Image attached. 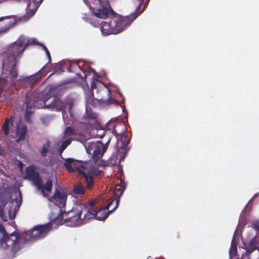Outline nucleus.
<instances>
[{"instance_id": "nucleus-2", "label": "nucleus", "mask_w": 259, "mask_h": 259, "mask_svg": "<svg viewBox=\"0 0 259 259\" xmlns=\"http://www.w3.org/2000/svg\"><path fill=\"white\" fill-rule=\"evenodd\" d=\"M48 98L46 95L40 93L33 91L32 93L26 94V114L30 115L32 108H51L56 109L57 111H61L65 108L64 103L59 99H54V101L48 103Z\"/></svg>"}, {"instance_id": "nucleus-35", "label": "nucleus", "mask_w": 259, "mask_h": 259, "mask_svg": "<svg viewBox=\"0 0 259 259\" xmlns=\"http://www.w3.org/2000/svg\"><path fill=\"white\" fill-rule=\"evenodd\" d=\"M99 215H100V216H102L103 215V213H100Z\"/></svg>"}, {"instance_id": "nucleus-26", "label": "nucleus", "mask_w": 259, "mask_h": 259, "mask_svg": "<svg viewBox=\"0 0 259 259\" xmlns=\"http://www.w3.org/2000/svg\"><path fill=\"white\" fill-rule=\"evenodd\" d=\"M42 48H43L44 50L46 52V53L48 56V58L49 59V62H50L51 61V55H50V53L48 49L44 45H42Z\"/></svg>"}, {"instance_id": "nucleus-3", "label": "nucleus", "mask_w": 259, "mask_h": 259, "mask_svg": "<svg viewBox=\"0 0 259 259\" xmlns=\"http://www.w3.org/2000/svg\"><path fill=\"white\" fill-rule=\"evenodd\" d=\"M88 162L75 160L72 158L65 159L64 165L70 172L76 170L79 175H82L84 178V182L86 184V188L91 189L94 184V177L90 174L88 167Z\"/></svg>"}, {"instance_id": "nucleus-8", "label": "nucleus", "mask_w": 259, "mask_h": 259, "mask_svg": "<svg viewBox=\"0 0 259 259\" xmlns=\"http://www.w3.org/2000/svg\"><path fill=\"white\" fill-rule=\"evenodd\" d=\"M55 224V220L52 219L46 224L34 227L32 230L26 232L25 240L30 241L44 238L52 230Z\"/></svg>"}, {"instance_id": "nucleus-18", "label": "nucleus", "mask_w": 259, "mask_h": 259, "mask_svg": "<svg viewBox=\"0 0 259 259\" xmlns=\"http://www.w3.org/2000/svg\"><path fill=\"white\" fill-rule=\"evenodd\" d=\"M73 192L77 195L82 196L85 194V188L81 183H77L74 186Z\"/></svg>"}, {"instance_id": "nucleus-1", "label": "nucleus", "mask_w": 259, "mask_h": 259, "mask_svg": "<svg viewBox=\"0 0 259 259\" xmlns=\"http://www.w3.org/2000/svg\"><path fill=\"white\" fill-rule=\"evenodd\" d=\"M100 6L93 11L94 16L90 19V23L94 27H100L104 35L116 34L130 26L141 13H138L142 2L137 7L135 11L126 17L118 16L111 7L108 0H98Z\"/></svg>"}, {"instance_id": "nucleus-23", "label": "nucleus", "mask_w": 259, "mask_h": 259, "mask_svg": "<svg viewBox=\"0 0 259 259\" xmlns=\"http://www.w3.org/2000/svg\"><path fill=\"white\" fill-rule=\"evenodd\" d=\"M19 199L18 200L17 198V197L15 198V200H16V205L13 210V213H16L17 212V211L18 210L20 206V205H21V203L22 201V196H21V193L20 192V191L19 192Z\"/></svg>"}, {"instance_id": "nucleus-31", "label": "nucleus", "mask_w": 259, "mask_h": 259, "mask_svg": "<svg viewBox=\"0 0 259 259\" xmlns=\"http://www.w3.org/2000/svg\"><path fill=\"white\" fill-rule=\"evenodd\" d=\"M10 17L9 16H7V17H0V21H2V20H4V19H5L6 18H9Z\"/></svg>"}, {"instance_id": "nucleus-16", "label": "nucleus", "mask_w": 259, "mask_h": 259, "mask_svg": "<svg viewBox=\"0 0 259 259\" xmlns=\"http://www.w3.org/2000/svg\"><path fill=\"white\" fill-rule=\"evenodd\" d=\"M92 147L94 149L93 152L92 158L95 161H97L103 155L101 150V147L98 144H94L92 145Z\"/></svg>"}, {"instance_id": "nucleus-19", "label": "nucleus", "mask_w": 259, "mask_h": 259, "mask_svg": "<svg viewBox=\"0 0 259 259\" xmlns=\"http://www.w3.org/2000/svg\"><path fill=\"white\" fill-rule=\"evenodd\" d=\"M84 116L86 119H89L92 121V123L91 125H94L97 123V116L96 113L87 111Z\"/></svg>"}, {"instance_id": "nucleus-20", "label": "nucleus", "mask_w": 259, "mask_h": 259, "mask_svg": "<svg viewBox=\"0 0 259 259\" xmlns=\"http://www.w3.org/2000/svg\"><path fill=\"white\" fill-rule=\"evenodd\" d=\"M50 146V142L49 140H47L45 143L43 144L41 150L39 151L41 157H45L47 156V153L49 152Z\"/></svg>"}, {"instance_id": "nucleus-29", "label": "nucleus", "mask_w": 259, "mask_h": 259, "mask_svg": "<svg viewBox=\"0 0 259 259\" xmlns=\"http://www.w3.org/2000/svg\"><path fill=\"white\" fill-rule=\"evenodd\" d=\"M65 150L64 149H62L61 148V147H60L59 148V149H58V152L60 154V155H62V153H63V152Z\"/></svg>"}, {"instance_id": "nucleus-12", "label": "nucleus", "mask_w": 259, "mask_h": 259, "mask_svg": "<svg viewBox=\"0 0 259 259\" xmlns=\"http://www.w3.org/2000/svg\"><path fill=\"white\" fill-rule=\"evenodd\" d=\"M43 1L44 0H24L27 4V14L30 17L33 16Z\"/></svg>"}, {"instance_id": "nucleus-5", "label": "nucleus", "mask_w": 259, "mask_h": 259, "mask_svg": "<svg viewBox=\"0 0 259 259\" xmlns=\"http://www.w3.org/2000/svg\"><path fill=\"white\" fill-rule=\"evenodd\" d=\"M0 233L3 236L1 239V246L4 249H7L11 246L12 252L15 253L22 247L20 243L21 239L20 233L14 231L8 235L5 227L2 225H0Z\"/></svg>"}, {"instance_id": "nucleus-25", "label": "nucleus", "mask_w": 259, "mask_h": 259, "mask_svg": "<svg viewBox=\"0 0 259 259\" xmlns=\"http://www.w3.org/2000/svg\"><path fill=\"white\" fill-rule=\"evenodd\" d=\"M73 140L72 138H69L67 140L62 142L60 147L62 149H65L67 147L70 145L71 143V141Z\"/></svg>"}, {"instance_id": "nucleus-27", "label": "nucleus", "mask_w": 259, "mask_h": 259, "mask_svg": "<svg viewBox=\"0 0 259 259\" xmlns=\"http://www.w3.org/2000/svg\"><path fill=\"white\" fill-rule=\"evenodd\" d=\"M109 140L108 141V142L107 143V144L106 145H103L102 146V152L103 153V154H104V153L106 151L107 149V144L109 142Z\"/></svg>"}, {"instance_id": "nucleus-15", "label": "nucleus", "mask_w": 259, "mask_h": 259, "mask_svg": "<svg viewBox=\"0 0 259 259\" xmlns=\"http://www.w3.org/2000/svg\"><path fill=\"white\" fill-rule=\"evenodd\" d=\"M45 68V66L42 67L40 70H39L36 73L27 77L25 78V81L27 82H29L31 85L35 84L37 82L41 79V75Z\"/></svg>"}, {"instance_id": "nucleus-9", "label": "nucleus", "mask_w": 259, "mask_h": 259, "mask_svg": "<svg viewBox=\"0 0 259 259\" xmlns=\"http://www.w3.org/2000/svg\"><path fill=\"white\" fill-rule=\"evenodd\" d=\"M125 188V185L124 183H123V184L117 185L116 186L115 191L114 192V197L109 199L108 203L105 206L106 209H109L110 206L114 203L115 205L112 209V211H114L116 209L119 205L120 197L122 194Z\"/></svg>"}, {"instance_id": "nucleus-30", "label": "nucleus", "mask_w": 259, "mask_h": 259, "mask_svg": "<svg viewBox=\"0 0 259 259\" xmlns=\"http://www.w3.org/2000/svg\"><path fill=\"white\" fill-rule=\"evenodd\" d=\"M23 165L24 164H23V163L22 162L19 161V166L20 168H22Z\"/></svg>"}, {"instance_id": "nucleus-7", "label": "nucleus", "mask_w": 259, "mask_h": 259, "mask_svg": "<svg viewBox=\"0 0 259 259\" xmlns=\"http://www.w3.org/2000/svg\"><path fill=\"white\" fill-rule=\"evenodd\" d=\"M96 89V85L95 82H93L91 84V92H89L87 95V101L89 104H93L95 100L103 105H108L113 103V100L111 98V92L108 89H103L97 90V92L100 93V95H98L96 98H94L93 91ZM114 103H118L116 100H114Z\"/></svg>"}, {"instance_id": "nucleus-11", "label": "nucleus", "mask_w": 259, "mask_h": 259, "mask_svg": "<svg viewBox=\"0 0 259 259\" xmlns=\"http://www.w3.org/2000/svg\"><path fill=\"white\" fill-rule=\"evenodd\" d=\"M49 200L57 205L60 208V210H62V208L65 206L67 195L65 193H62L59 190L56 189L54 195Z\"/></svg>"}, {"instance_id": "nucleus-22", "label": "nucleus", "mask_w": 259, "mask_h": 259, "mask_svg": "<svg viewBox=\"0 0 259 259\" xmlns=\"http://www.w3.org/2000/svg\"><path fill=\"white\" fill-rule=\"evenodd\" d=\"M12 123V121L9 119H6L3 125V130L5 135H8L9 133V124Z\"/></svg>"}, {"instance_id": "nucleus-32", "label": "nucleus", "mask_w": 259, "mask_h": 259, "mask_svg": "<svg viewBox=\"0 0 259 259\" xmlns=\"http://www.w3.org/2000/svg\"><path fill=\"white\" fill-rule=\"evenodd\" d=\"M4 153L3 150L0 148V155H3Z\"/></svg>"}, {"instance_id": "nucleus-6", "label": "nucleus", "mask_w": 259, "mask_h": 259, "mask_svg": "<svg viewBox=\"0 0 259 259\" xmlns=\"http://www.w3.org/2000/svg\"><path fill=\"white\" fill-rule=\"evenodd\" d=\"M94 204L95 202L92 200L89 203L78 205L80 208V211L84 213L85 218L91 220L95 219L99 221H104L108 217L109 214L113 212L112 209L106 211L107 209H106L105 207L98 210H95L93 208Z\"/></svg>"}, {"instance_id": "nucleus-4", "label": "nucleus", "mask_w": 259, "mask_h": 259, "mask_svg": "<svg viewBox=\"0 0 259 259\" xmlns=\"http://www.w3.org/2000/svg\"><path fill=\"white\" fill-rule=\"evenodd\" d=\"M79 208V206L77 205L72 211L67 213V214L70 213H73V214L65 219L63 218V214L65 213V211L60 210L58 215L53 219L55 220V224L59 226L67 224V226L77 227L87 223L91 220L85 218L84 213L82 211L81 212Z\"/></svg>"}, {"instance_id": "nucleus-28", "label": "nucleus", "mask_w": 259, "mask_h": 259, "mask_svg": "<svg viewBox=\"0 0 259 259\" xmlns=\"http://www.w3.org/2000/svg\"><path fill=\"white\" fill-rule=\"evenodd\" d=\"M253 228L256 231H259V221L256 222L253 225Z\"/></svg>"}, {"instance_id": "nucleus-14", "label": "nucleus", "mask_w": 259, "mask_h": 259, "mask_svg": "<svg viewBox=\"0 0 259 259\" xmlns=\"http://www.w3.org/2000/svg\"><path fill=\"white\" fill-rule=\"evenodd\" d=\"M38 190H40L44 196L47 197L48 193L52 191L53 182L51 180H48L45 185L42 184V179H40V186L35 185Z\"/></svg>"}, {"instance_id": "nucleus-10", "label": "nucleus", "mask_w": 259, "mask_h": 259, "mask_svg": "<svg viewBox=\"0 0 259 259\" xmlns=\"http://www.w3.org/2000/svg\"><path fill=\"white\" fill-rule=\"evenodd\" d=\"M24 179L32 181L34 185L40 186L41 178L39 173L36 171L34 166L31 165L26 167Z\"/></svg>"}, {"instance_id": "nucleus-36", "label": "nucleus", "mask_w": 259, "mask_h": 259, "mask_svg": "<svg viewBox=\"0 0 259 259\" xmlns=\"http://www.w3.org/2000/svg\"><path fill=\"white\" fill-rule=\"evenodd\" d=\"M1 3V1H0V3Z\"/></svg>"}, {"instance_id": "nucleus-13", "label": "nucleus", "mask_w": 259, "mask_h": 259, "mask_svg": "<svg viewBox=\"0 0 259 259\" xmlns=\"http://www.w3.org/2000/svg\"><path fill=\"white\" fill-rule=\"evenodd\" d=\"M116 138L118 142L120 141L122 143V145L120 149L118 150V151L120 152V150H121V152H123L124 155H125L129 150L128 145L130 143V140L128 137L125 134L122 133L120 135H118Z\"/></svg>"}, {"instance_id": "nucleus-24", "label": "nucleus", "mask_w": 259, "mask_h": 259, "mask_svg": "<svg viewBox=\"0 0 259 259\" xmlns=\"http://www.w3.org/2000/svg\"><path fill=\"white\" fill-rule=\"evenodd\" d=\"M16 23V22H13L6 25L4 27L1 28L0 33H4L7 32L10 28L14 27Z\"/></svg>"}, {"instance_id": "nucleus-17", "label": "nucleus", "mask_w": 259, "mask_h": 259, "mask_svg": "<svg viewBox=\"0 0 259 259\" xmlns=\"http://www.w3.org/2000/svg\"><path fill=\"white\" fill-rule=\"evenodd\" d=\"M27 132V127L25 125H22L18 127L17 131V135L18 138L17 142H20L25 139Z\"/></svg>"}, {"instance_id": "nucleus-33", "label": "nucleus", "mask_w": 259, "mask_h": 259, "mask_svg": "<svg viewBox=\"0 0 259 259\" xmlns=\"http://www.w3.org/2000/svg\"><path fill=\"white\" fill-rule=\"evenodd\" d=\"M257 195H258V194H257V193L253 195V197H252V199H253V198H254L256 197L257 196Z\"/></svg>"}, {"instance_id": "nucleus-21", "label": "nucleus", "mask_w": 259, "mask_h": 259, "mask_svg": "<svg viewBox=\"0 0 259 259\" xmlns=\"http://www.w3.org/2000/svg\"><path fill=\"white\" fill-rule=\"evenodd\" d=\"M77 135V131L74 128L68 126L65 128L64 132V137L65 138L68 139L69 138H71L72 136Z\"/></svg>"}, {"instance_id": "nucleus-34", "label": "nucleus", "mask_w": 259, "mask_h": 259, "mask_svg": "<svg viewBox=\"0 0 259 259\" xmlns=\"http://www.w3.org/2000/svg\"><path fill=\"white\" fill-rule=\"evenodd\" d=\"M75 65L77 66L78 67H79V65H78V63L75 64Z\"/></svg>"}]
</instances>
